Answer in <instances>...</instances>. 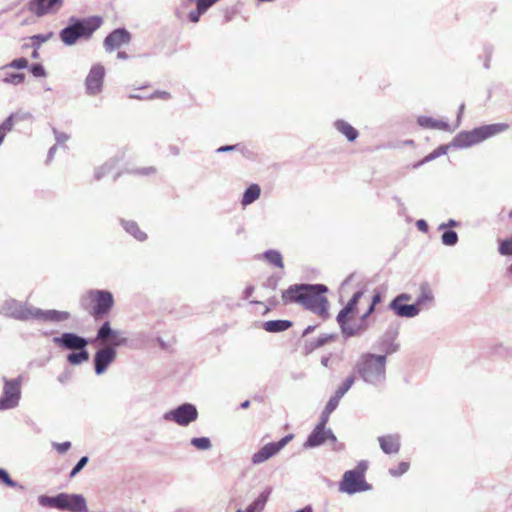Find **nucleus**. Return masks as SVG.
Instances as JSON below:
<instances>
[{"instance_id": "nucleus-23", "label": "nucleus", "mask_w": 512, "mask_h": 512, "mask_svg": "<svg viewBox=\"0 0 512 512\" xmlns=\"http://www.w3.org/2000/svg\"><path fill=\"white\" fill-rule=\"evenodd\" d=\"M434 303V294L429 284L423 283L420 286V293L415 301V304L418 306L419 311L422 308L429 307Z\"/></svg>"}, {"instance_id": "nucleus-55", "label": "nucleus", "mask_w": 512, "mask_h": 512, "mask_svg": "<svg viewBox=\"0 0 512 512\" xmlns=\"http://www.w3.org/2000/svg\"><path fill=\"white\" fill-rule=\"evenodd\" d=\"M112 338H113L112 347H114V348L117 346L125 345L127 343V338L123 337L121 332L117 337H112Z\"/></svg>"}, {"instance_id": "nucleus-56", "label": "nucleus", "mask_w": 512, "mask_h": 512, "mask_svg": "<svg viewBox=\"0 0 512 512\" xmlns=\"http://www.w3.org/2000/svg\"><path fill=\"white\" fill-rule=\"evenodd\" d=\"M169 97H170V94L166 91H155L154 93L149 95V99H154V98L167 99Z\"/></svg>"}, {"instance_id": "nucleus-1", "label": "nucleus", "mask_w": 512, "mask_h": 512, "mask_svg": "<svg viewBox=\"0 0 512 512\" xmlns=\"http://www.w3.org/2000/svg\"><path fill=\"white\" fill-rule=\"evenodd\" d=\"M327 287L323 284L292 285L282 293L284 303L297 302L315 314L327 313L328 301L324 294Z\"/></svg>"}, {"instance_id": "nucleus-62", "label": "nucleus", "mask_w": 512, "mask_h": 512, "mask_svg": "<svg viewBox=\"0 0 512 512\" xmlns=\"http://www.w3.org/2000/svg\"><path fill=\"white\" fill-rule=\"evenodd\" d=\"M155 172V169L153 167L143 168L137 171V173L142 175H148Z\"/></svg>"}, {"instance_id": "nucleus-50", "label": "nucleus", "mask_w": 512, "mask_h": 512, "mask_svg": "<svg viewBox=\"0 0 512 512\" xmlns=\"http://www.w3.org/2000/svg\"><path fill=\"white\" fill-rule=\"evenodd\" d=\"M53 133L56 140V145H63L69 139L66 133L59 132L56 128H53Z\"/></svg>"}, {"instance_id": "nucleus-42", "label": "nucleus", "mask_w": 512, "mask_h": 512, "mask_svg": "<svg viewBox=\"0 0 512 512\" xmlns=\"http://www.w3.org/2000/svg\"><path fill=\"white\" fill-rule=\"evenodd\" d=\"M15 114H10L3 123L0 124V129L7 135L13 129Z\"/></svg>"}, {"instance_id": "nucleus-46", "label": "nucleus", "mask_w": 512, "mask_h": 512, "mask_svg": "<svg viewBox=\"0 0 512 512\" xmlns=\"http://www.w3.org/2000/svg\"><path fill=\"white\" fill-rule=\"evenodd\" d=\"M0 480L9 487H17L18 484L11 479L8 472L5 469L0 468Z\"/></svg>"}, {"instance_id": "nucleus-29", "label": "nucleus", "mask_w": 512, "mask_h": 512, "mask_svg": "<svg viewBox=\"0 0 512 512\" xmlns=\"http://www.w3.org/2000/svg\"><path fill=\"white\" fill-rule=\"evenodd\" d=\"M292 322L288 320H270L263 324V328L270 333H278L289 329Z\"/></svg>"}, {"instance_id": "nucleus-51", "label": "nucleus", "mask_w": 512, "mask_h": 512, "mask_svg": "<svg viewBox=\"0 0 512 512\" xmlns=\"http://www.w3.org/2000/svg\"><path fill=\"white\" fill-rule=\"evenodd\" d=\"M53 447L60 453L64 454L71 448V443L69 441H65L62 443H53Z\"/></svg>"}, {"instance_id": "nucleus-45", "label": "nucleus", "mask_w": 512, "mask_h": 512, "mask_svg": "<svg viewBox=\"0 0 512 512\" xmlns=\"http://www.w3.org/2000/svg\"><path fill=\"white\" fill-rule=\"evenodd\" d=\"M0 480L9 487H17L18 484L11 479L8 472L5 469L0 468Z\"/></svg>"}, {"instance_id": "nucleus-24", "label": "nucleus", "mask_w": 512, "mask_h": 512, "mask_svg": "<svg viewBox=\"0 0 512 512\" xmlns=\"http://www.w3.org/2000/svg\"><path fill=\"white\" fill-rule=\"evenodd\" d=\"M334 128L344 135L349 142H353L358 138V131L345 120L339 119L334 122Z\"/></svg>"}, {"instance_id": "nucleus-32", "label": "nucleus", "mask_w": 512, "mask_h": 512, "mask_svg": "<svg viewBox=\"0 0 512 512\" xmlns=\"http://www.w3.org/2000/svg\"><path fill=\"white\" fill-rule=\"evenodd\" d=\"M263 257L265 258V260L267 262H269L270 264H272L276 267H279V268L284 267L282 255L277 250H268V251L264 252Z\"/></svg>"}, {"instance_id": "nucleus-33", "label": "nucleus", "mask_w": 512, "mask_h": 512, "mask_svg": "<svg viewBox=\"0 0 512 512\" xmlns=\"http://www.w3.org/2000/svg\"><path fill=\"white\" fill-rule=\"evenodd\" d=\"M89 359V353L84 348L82 350H78V352L70 353L67 356V361L72 365H80L83 362L87 361Z\"/></svg>"}, {"instance_id": "nucleus-40", "label": "nucleus", "mask_w": 512, "mask_h": 512, "mask_svg": "<svg viewBox=\"0 0 512 512\" xmlns=\"http://www.w3.org/2000/svg\"><path fill=\"white\" fill-rule=\"evenodd\" d=\"M355 378L354 376H349L343 384L336 390L337 397H343L345 393L352 387L354 384Z\"/></svg>"}, {"instance_id": "nucleus-22", "label": "nucleus", "mask_w": 512, "mask_h": 512, "mask_svg": "<svg viewBox=\"0 0 512 512\" xmlns=\"http://www.w3.org/2000/svg\"><path fill=\"white\" fill-rule=\"evenodd\" d=\"M271 493V487L265 488L242 512H263Z\"/></svg>"}, {"instance_id": "nucleus-52", "label": "nucleus", "mask_w": 512, "mask_h": 512, "mask_svg": "<svg viewBox=\"0 0 512 512\" xmlns=\"http://www.w3.org/2000/svg\"><path fill=\"white\" fill-rule=\"evenodd\" d=\"M204 14V12L202 10H200L198 8V6H196V10H192L189 12L188 14V19L192 22V23H197L200 19V16Z\"/></svg>"}, {"instance_id": "nucleus-59", "label": "nucleus", "mask_w": 512, "mask_h": 512, "mask_svg": "<svg viewBox=\"0 0 512 512\" xmlns=\"http://www.w3.org/2000/svg\"><path fill=\"white\" fill-rule=\"evenodd\" d=\"M333 337L332 336H321L317 339V343H316V346L317 347H320L322 345H324L325 343H327L329 340H331Z\"/></svg>"}, {"instance_id": "nucleus-37", "label": "nucleus", "mask_w": 512, "mask_h": 512, "mask_svg": "<svg viewBox=\"0 0 512 512\" xmlns=\"http://www.w3.org/2000/svg\"><path fill=\"white\" fill-rule=\"evenodd\" d=\"M125 230L137 241H144L147 238V233L142 231L139 226H125Z\"/></svg>"}, {"instance_id": "nucleus-14", "label": "nucleus", "mask_w": 512, "mask_h": 512, "mask_svg": "<svg viewBox=\"0 0 512 512\" xmlns=\"http://www.w3.org/2000/svg\"><path fill=\"white\" fill-rule=\"evenodd\" d=\"M130 41V32L125 28H117L105 37L104 48L107 52H112L123 45L129 44Z\"/></svg>"}, {"instance_id": "nucleus-15", "label": "nucleus", "mask_w": 512, "mask_h": 512, "mask_svg": "<svg viewBox=\"0 0 512 512\" xmlns=\"http://www.w3.org/2000/svg\"><path fill=\"white\" fill-rule=\"evenodd\" d=\"M116 355L117 352L112 346L99 349L94 356L95 373L97 375L103 374L108 366L114 362Z\"/></svg>"}, {"instance_id": "nucleus-18", "label": "nucleus", "mask_w": 512, "mask_h": 512, "mask_svg": "<svg viewBox=\"0 0 512 512\" xmlns=\"http://www.w3.org/2000/svg\"><path fill=\"white\" fill-rule=\"evenodd\" d=\"M337 322L344 338L360 336L367 331L364 324L359 321H352L351 316H346L345 318L337 317Z\"/></svg>"}, {"instance_id": "nucleus-35", "label": "nucleus", "mask_w": 512, "mask_h": 512, "mask_svg": "<svg viewBox=\"0 0 512 512\" xmlns=\"http://www.w3.org/2000/svg\"><path fill=\"white\" fill-rule=\"evenodd\" d=\"M191 445L201 451L209 450L212 447L211 441L208 437H195L190 441Z\"/></svg>"}, {"instance_id": "nucleus-4", "label": "nucleus", "mask_w": 512, "mask_h": 512, "mask_svg": "<svg viewBox=\"0 0 512 512\" xmlns=\"http://www.w3.org/2000/svg\"><path fill=\"white\" fill-rule=\"evenodd\" d=\"M508 128L509 125L506 123H494L474 128L471 131H462L453 138L451 145L459 149L467 148L503 133Z\"/></svg>"}, {"instance_id": "nucleus-8", "label": "nucleus", "mask_w": 512, "mask_h": 512, "mask_svg": "<svg viewBox=\"0 0 512 512\" xmlns=\"http://www.w3.org/2000/svg\"><path fill=\"white\" fill-rule=\"evenodd\" d=\"M35 306L28 302H21L15 299H8L0 306V314L21 320L29 321L34 319Z\"/></svg>"}, {"instance_id": "nucleus-44", "label": "nucleus", "mask_w": 512, "mask_h": 512, "mask_svg": "<svg viewBox=\"0 0 512 512\" xmlns=\"http://www.w3.org/2000/svg\"><path fill=\"white\" fill-rule=\"evenodd\" d=\"M30 72L34 77H45L46 71L42 64L34 63L30 66Z\"/></svg>"}, {"instance_id": "nucleus-2", "label": "nucleus", "mask_w": 512, "mask_h": 512, "mask_svg": "<svg viewBox=\"0 0 512 512\" xmlns=\"http://www.w3.org/2000/svg\"><path fill=\"white\" fill-rule=\"evenodd\" d=\"M102 22L100 16L70 17L68 25L59 32V37L66 46H73L80 39H90Z\"/></svg>"}, {"instance_id": "nucleus-34", "label": "nucleus", "mask_w": 512, "mask_h": 512, "mask_svg": "<svg viewBox=\"0 0 512 512\" xmlns=\"http://www.w3.org/2000/svg\"><path fill=\"white\" fill-rule=\"evenodd\" d=\"M29 62L25 57H20L12 60L11 62L0 67V71H6L8 69L22 70L28 68Z\"/></svg>"}, {"instance_id": "nucleus-31", "label": "nucleus", "mask_w": 512, "mask_h": 512, "mask_svg": "<svg viewBox=\"0 0 512 512\" xmlns=\"http://www.w3.org/2000/svg\"><path fill=\"white\" fill-rule=\"evenodd\" d=\"M120 331L113 330L108 321L104 322L97 332V339L106 342L111 337H117Z\"/></svg>"}, {"instance_id": "nucleus-57", "label": "nucleus", "mask_w": 512, "mask_h": 512, "mask_svg": "<svg viewBox=\"0 0 512 512\" xmlns=\"http://www.w3.org/2000/svg\"><path fill=\"white\" fill-rule=\"evenodd\" d=\"M330 414L331 413H327V411L324 409V411H323V413L321 415L320 421H319V423L316 426H319V427H322V428H326V424L328 422Z\"/></svg>"}, {"instance_id": "nucleus-12", "label": "nucleus", "mask_w": 512, "mask_h": 512, "mask_svg": "<svg viewBox=\"0 0 512 512\" xmlns=\"http://www.w3.org/2000/svg\"><path fill=\"white\" fill-rule=\"evenodd\" d=\"M64 0H30L29 10L37 17L56 14L63 6Z\"/></svg>"}, {"instance_id": "nucleus-49", "label": "nucleus", "mask_w": 512, "mask_h": 512, "mask_svg": "<svg viewBox=\"0 0 512 512\" xmlns=\"http://www.w3.org/2000/svg\"><path fill=\"white\" fill-rule=\"evenodd\" d=\"M374 312L373 305H369L365 313L360 317L359 322L368 329L370 326L369 316Z\"/></svg>"}, {"instance_id": "nucleus-38", "label": "nucleus", "mask_w": 512, "mask_h": 512, "mask_svg": "<svg viewBox=\"0 0 512 512\" xmlns=\"http://www.w3.org/2000/svg\"><path fill=\"white\" fill-rule=\"evenodd\" d=\"M458 235L453 230H446L442 234V243L447 246H453L457 243Z\"/></svg>"}, {"instance_id": "nucleus-54", "label": "nucleus", "mask_w": 512, "mask_h": 512, "mask_svg": "<svg viewBox=\"0 0 512 512\" xmlns=\"http://www.w3.org/2000/svg\"><path fill=\"white\" fill-rule=\"evenodd\" d=\"M411 300V295L408 293H401L396 296L391 302H397L398 304H407L406 302Z\"/></svg>"}, {"instance_id": "nucleus-13", "label": "nucleus", "mask_w": 512, "mask_h": 512, "mask_svg": "<svg viewBox=\"0 0 512 512\" xmlns=\"http://www.w3.org/2000/svg\"><path fill=\"white\" fill-rule=\"evenodd\" d=\"M92 299L94 301L93 315L95 317L107 314L114 304L113 295L104 290H96L92 292Z\"/></svg>"}, {"instance_id": "nucleus-6", "label": "nucleus", "mask_w": 512, "mask_h": 512, "mask_svg": "<svg viewBox=\"0 0 512 512\" xmlns=\"http://www.w3.org/2000/svg\"><path fill=\"white\" fill-rule=\"evenodd\" d=\"M3 393L0 397V411L14 409L19 405L21 399L22 376L15 379L3 377Z\"/></svg>"}, {"instance_id": "nucleus-36", "label": "nucleus", "mask_w": 512, "mask_h": 512, "mask_svg": "<svg viewBox=\"0 0 512 512\" xmlns=\"http://www.w3.org/2000/svg\"><path fill=\"white\" fill-rule=\"evenodd\" d=\"M114 168V162H107L102 166H99L94 171V177L96 180L102 179L105 175L109 174Z\"/></svg>"}, {"instance_id": "nucleus-11", "label": "nucleus", "mask_w": 512, "mask_h": 512, "mask_svg": "<svg viewBox=\"0 0 512 512\" xmlns=\"http://www.w3.org/2000/svg\"><path fill=\"white\" fill-rule=\"evenodd\" d=\"M292 437V435H287L278 442H271L264 445L259 451L253 454L252 463L256 465L264 463L283 449Z\"/></svg>"}, {"instance_id": "nucleus-28", "label": "nucleus", "mask_w": 512, "mask_h": 512, "mask_svg": "<svg viewBox=\"0 0 512 512\" xmlns=\"http://www.w3.org/2000/svg\"><path fill=\"white\" fill-rule=\"evenodd\" d=\"M450 147H453L451 145V143L446 144V145H440L435 150H433L428 155H426L422 160H420L419 162L415 163L413 165V168H419L422 165H424L425 163H428V162H430V161H432V160H434V159H436V158H438V157H440L442 155H445Z\"/></svg>"}, {"instance_id": "nucleus-60", "label": "nucleus", "mask_w": 512, "mask_h": 512, "mask_svg": "<svg viewBox=\"0 0 512 512\" xmlns=\"http://www.w3.org/2000/svg\"><path fill=\"white\" fill-rule=\"evenodd\" d=\"M366 470H367V463L365 461H361L358 464L357 468L354 469V471H361L363 476H364Z\"/></svg>"}, {"instance_id": "nucleus-7", "label": "nucleus", "mask_w": 512, "mask_h": 512, "mask_svg": "<svg viewBox=\"0 0 512 512\" xmlns=\"http://www.w3.org/2000/svg\"><path fill=\"white\" fill-rule=\"evenodd\" d=\"M163 419L178 426L187 427L198 419V410L194 404L183 403L164 413Z\"/></svg>"}, {"instance_id": "nucleus-26", "label": "nucleus", "mask_w": 512, "mask_h": 512, "mask_svg": "<svg viewBox=\"0 0 512 512\" xmlns=\"http://www.w3.org/2000/svg\"><path fill=\"white\" fill-rule=\"evenodd\" d=\"M364 293L362 291L355 292L351 299L348 301L346 306L340 310L337 317L345 318L346 316H351L357 312V305L360 299L363 297Z\"/></svg>"}, {"instance_id": "nucleus-10", "label": "nucleus", "mask_w": 512, "mask_h": 512, "mask_svg": "<svg viewBox=\"0 0 512 512\" xmlns=\"http://www.w3.org/2000/svg\"><path fill=\"white\" fill-rule=\"evenodd\" d=\"M105 73V67L102 64L96 63L92 65L84 81L87 95L97 96L102 92Z\"/></svg>"}, {"instance_id": "nucleus-30", "label": "nucleus", "mask_w": 512, "mask_h": 512, "mask_svg": "<svg viewBox=\"0 0 512 512\" xmlns=\"http://www.w3.org/2000/svg\"><path fill=\"white\" fill-rule=\"evenodd\" d=\"M4 73L1 81L4 84L18 86L25 81L26 75L20 72H10L9 69L2 71Z\"/></svg>"}, {"instance_id": "nucleus-3", "label": "nucleus", "mask_w": 512, "mask_h": 512, "mask_svg": "<svg viewBox=\"0 0 512 512\" xmlns=\"http://www.w3.org/2000/svg\"><path fill=\"white\" fill-rule=\"evenodd\" d=\"M355 369L366 383L380 384L386 377V356L365 353L358 359Z\"/></svg>"}, {"instance_id": "nucleus-5", "label": "nucleus", "mask_w": 512, "mask_h": 512, "mask_svg": "<svg viewBox=\"0 0 512 512\" xmlns=\"http://www.w3.org/2000/svg\"><path fill=\"white\" fill-rule=\"evenodd\" d=\"M38 503L42 507L56 508L70 512H86L87 504L85 498L80 494L60 493L56 496L41 495Z\"/></svg>"}, {"instance_id": "nucleus-47", "label": "nucleus", "mask_w": 512, "mask_h": 512, "mask_svg": "<svg viewBox=\"0 0 512 512\" xmlns=\"http://www.w3.org/2000/svg\"><path fill=\"white\" fill-rule=\"evenodd\" d=\"M88 460L89 459L87 456H83L70 472V477H75L85 467V465L88 463Z\"/></svg>"}, {"instance_id": "nucleus-21", "label": "nucleus", "mask_w": 512, "mask_h": 512, "mask_svg": "<svg viewBox=\"0 0 512 512\" xmlns=\"http://www.w3.org/2000/svg\"><path fill=\"white\" fill-rule=\"evenodd\" d=\"M379 445L385 454H395L400 450L399 435H386L378 437Z\"/></svg>"}, {"instance_id": "nucleus-64", "label": "nucleus", "mask_w": 512, "mask_h": 512, "mask_svg": "<svg viewBox=\"0 0 512 512\" xmlns=\"http://www.w3.org/2000/svg\"><path fill=\"white\" fill-rule=\"evenodd\" d=\"M397 349H398V345H397V344L390 343V344L386 347V352H387V353H393V352L397 351Z\"/></svg>"}, {"instance_id": "nucleus-27", "label": "nucleus", "mask_w": 512, "mask_h": 512, "mask_svg": "<svg viewBox=\"0 0 512 512\" xmlns=\"http://www.w3.org/2000/svg\"><path fill=\"white\" fill-rule=\"evenodd\" d=\"M261 194V189L258 184L249 185L243 193L241 204L247 206L255 202Z\"/></svg>"}, {"instance_id": "nucleus-17", "label": "nucleus", "mask_w": 512, "mask_h": 512, "mask_svg": "<svg viewBox=\"0 0 512 512\" xmlns=\"http://www.w3.org/2000/svg\"><path fill=\"white\" fill-rule=\"evenodd\" d=\"M331 440L333 442H336V436L332 432L331 429L322 428L319 426H316L313 431L308 436L306 442L304 443V448H314L318 447L326 440Z\"/></svg>"}, {"instance_id": "nucleus-58", "label": "nucleus", "mask_w": 512, "mask_h": 512, "mask_svg": "<svg viewBox=\"0 0 512 512\" xmlns=\"http://www.w3.org/2000/svg\"><path fill=\"white\" fill-rule=\"evenodd\" d=\"M130 99H137V100H145L149 99V95H144L142 93H131L128 96Z\"/></svg>"}, {"instance_id": "nucleus-20", "label": "nucleus", "mask_w": 512, "mask_h": 512, "mask_svg": "<svg viewBox=\"0 0 512 512\" xmlns=\"http://www.w3.org/2000/svg\"><path fill=\"white\" fill-rule=\"evenodd\" d=\"M389 308L398 317L414 318L419 315L420 311L418 306L414 304H398L397 302H390Z\"/></svg>"}, {"instance_id": "nucleus-9", "label": "nucleus", "mask_w": 512, "mask_h": 512, "mask_svg": "<svg viewBox=\"0 0 512 512\" xmlns=\"http://www.w3.org/2000/svg\"><path fill=\"white\" fill-rule=\"evenodd\" d=\"M369 489L370 486L366 483L361 471H346L339 484V490L349 495Z\"/></svg>"}, {"instance_id": "nucleus-53", "label": "nucleus", "mask_w": 512, "mask_h": 512, "mask_svg": "<svg viewBox=\"0 0 512 512\" xmlns=\"http://www.w3.org/2000/svg\"><path fill=\"white\" fill-rule=\"evenodd\" d=\"M239 149H240V144L224 145V146L217 148L216 152L217 153H226V152H231V151H238Z\"/></svg>"}, {"instance_id": "nucleus-19", "label": "nucleus", "mask_w": 512, "mask_h": 512, "mask_svg": "<svg viewBox=\"0 0 512 512\" xmlns=\"http://www.w3.org/2000/svg\"><path fill=\"white\" fill-rule=\"evenodd\" d=\"M70 316L71 315L68 311H59L54 309L43 310L35 307L33 320L47 323H60L68 320Z\"/></svg>"}, {"instance_id": "nucleus-43", "label": "nucleus", "mask_w": 512, "mask_h": 512, "mask_svg": "<svg viewBox=\"0 0 512 512\" xmlns=\"http://www.w3.org/2000/svg\"><path fill=\"white\" fill-rule=\"evenodd\" d=\"M499 252L502 255H512V237L500 243Z\"/></svg>"}, {"instance_id": "nucleus-48", "label": "nucleus", "mask_w": 512, "mask_h": 512, "mask_svg": "<svg viewBox=\"0 0 512 512\" xmlns=\"http://www.w3.org/2000/svg\"><path fill=\"white\" fill-rule=\"evenodd\" d=\"M340 399H341V397H337L336 393L334 396H332L330 398V400L328 401V403L325 407V410L327 411V413H332L337 408Z\"/></svg>"}, {"instance_id": "nucleus-63", "label": "nucleus", "mask_w": 512, "mask_h": 512, "mask_svg": "<svg viewBox=\"0 0 512 512\" xmlns=\"http://www.w3.org/2000/svg\"><path fill=\"white\" fill-rule=\"evenodd\" d=\"M464 109H465V105L461 104L459 106L458 115H457V124H456L457 127L459 126V124L461 122V116H462V114L464 112Z\"/></svg>"}, {"instance_id": "nucleus-39", "label": "nucleus", "mask_w": 512, "mask_h": 512, "mask_svg": "<svg viewBox=\"0 0 512 512\" xmlns=\"http://www.w3.org/2000/svg\"><path fill=\"white\" fill-rule=\"evenodd\" d=\"M53 33L50 32L48 34H36L31 37L32 46L36 49H39L40 46L48 41L52 37Z\"/></svg>"}, {"instance_id": "nucleus-41", "label": "nucleus", "mask_w": 512, "mask_h": 512, "mask_svg": "<svg viewBox=\"0 0 512 512\" xmlns=\"http://www.w3.org/2000/svg\"><path fill=\"white\" fill-rule=\"evenodd\" d=\"M409 469L408 462H400L397 468L389 469V474L393 477H398L406 473Z\"/></svg>"}, {"instance_id": "nucleus-16", "label": "nucleus", "mask_w": 512, "mask_h": 512, "mask_svg": "<svg viewBox=\"0 0 512 512\" xmlns=\"http://www.w3.org/2000/svg\"><path fill=\"white\" fill-rule=\"evenodd\" d=\"M53 342L68 350H82L86 348L88 344L87 339L70 332L63 333L59 337H54Z\"/></svg>"}, {"instance_id": "nucleus-25", "label": "nucleus", "mask_w": 512, "mask_h": 512, "mask_svg": "<svg viewBox=\"0 0 512 512\" xmlns=\"http://www.w3.org/2000/svg\"><path fill=\"white\" fill-rule=\"evenodd\" d=\"M417 122L423 128L439 129L444 131L450 130V125L446 121L436 120L428 116L418 117Z\"/></svg>"}, {"instance_id": "nucleus-61", "label": "nucleus", "mask_w": 512, "mask_h": 512, "mask_svg": "<svg viewBox=\"0 0 512 512\" xmlns=\"http://www.w3.org/2000/svg\"><path fill=\"white\" fill-rule=\"evenodd\" d=\"M56 150H57V145H54L52 146L49 151H48V155H47V161H51L53 158H54V155L56 153Z\"/></svg>"}]
</instances>
